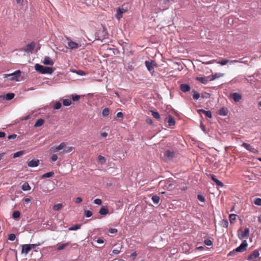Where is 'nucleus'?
<instances>
[{"label":"nucleus","instance_id":"nucleus-1","mask_svg":"<svg viewBox=\"0 0 261 261\" xmlns=\"http://www.w3.org/2000/svg\"><path fill=\"white\" fill-rule=\"evenodd\" d=\"M177 153L173 149H168L164 151V162H170L176 158Z\"/></svg>","mask_w":261,"mask_h":261},{"label":"nucleus","instance_id":"nucleus-2","mask_svg":"<svg viewBox=\"0 0 261 261\" xmlns=\"http://www.w3.org/2000/svg\"><path fill=\"white\" fill-rule=\"evenodd\" d=\"M34 67L36 71L41 74H51L54 71L51 67L43 66L39 64H36Z\"/></svg>","mask_w":261,"mask_h":261},{"label":"nucleus","instance_id":"nucleus-3","mask_svg":"<svg viewBox=\"0 0 261 261\" xmlns=\"http://www.w3.org/2000/svg\"><path fill=\"white\" fill-rule=\"evenodd\" d=\"M21 72L18 70L11 74H4V78L9 77L11 81H19Z\"/></svg>","mask_w":261,"mask_h":261},{"label":"nucleus","instance_id":"nucleus-4","mask_svg":"<svg viewBox=\"0 0 261 261\" xmlns=\"http://www.w3.org/2000/svg\"><path fill=\"white\" fill-rule=\"evenodd\" d=\"M238 237L240 240L247 239L249 236V229L246 228L244 230L239 229L238 231Z\"/></svg>","mask_w":261,"mask_h":261},{"label":"nucleus","instance_id":"nucleus-5","mask_svg":"<svg viewBox=\"0 0 261 261\" xmlns=\"http://www.w3.org/2000/svg\"><path fill=\"white\" fill-rule=\"evenodd\" d=\"M165 121L168 123L167 126L171 128H173L176 123L175 118L171 115H169L166 117Z\"/></svg>","mask_w":261,"mask_h":261},{"label":"nucleus","instance_id":"nucleus-6","mask_svg":"<svg viewBox=\"0 0 261 261\" xmlns=\"http://www.w3.org/2000/svg\"><path fill=\"white\" fill-rule=\"evenodd\" d=\"M248 243L246 240H244L241 245L234 249L236 252H243L247 250Z\"/></svg>","mask_w":261,"mask_h":261},{"label":"nucleus","instance_id":"nucleus-7","mask_svg":"<svg viewBox=\"0 0 261 261\" xmlns=\"http://www.w3.org/2000/svg\"><path fill=\"white\" fill-rule=\"evenodd\" d=\"M248 243L246 240H244L241 245L234 249L236 252H243L247 250Z\"/></svg>","mask_w":261,"mask_h":261},{"label":"nucleus","instance_id":"nucleus-8","mask_svg":"<svg viewBox=\"0 0 261 261\" xmlns=\"http://www.w3.org/2000/svg\"><path fill=\"white\" fill-rule=\"evenodd\" d=\"M67 40H68V46L70 49H75L81 46V44L72 41L68 38H67Z\"/></svg>","mask_w":261,"mask_h":261},{"label":"nucleus","instance_id":"nucleus-9","mask_svg":"<svg viewBox=\"0 0 261 261\" xmlns=\"http://www.w3.org/2000/svg\"><path fill=\"white\" fill-rule=\"evenodd\" d=\"M230 97L232 98L236 102H238L242 99V95L238 93H232L230 94Z\"/></svg>","mask_w":261,"mask_h":261},{"label":"nucleus","instance_id":"nucleus-10","mask_svg":"<svg viewBox=\"0 0 261 261\" xmlns=\"http://www.w3.org/2000/svg\"><path fill=\"white\" fill-rule=\"evenodd\" d=\"M259 253L258 250H255L248 256L247 259L248 260H253L254 259L258 257Z\"/></svg>","mask_w":261,"mask_h":261},{"label":"nucleus","instance_id":"nucleus-11","mask_svg":"<svg viewBox=\"0 0 261 261\" xmlns=\"http://www.w3.org/2000/svg\"><path fill=\"white\" fill-rule=\"evenodd\" d=\"M242 146L244 147L245 149L252 153H255L257 152V150L254 148H253L252 146H251L249 144H248L247 143H243Z\"/></svg>","mask_w":261,"mask_h":261},{"label":"nucleus","instance_id":"nucleus-12","mask_svg":"<svg viewBox=\"0 0 261 261\" xmlns=\"http://www.w3.org/2000/svg\"><path fill=\"white\" fill-rule=\"evenodd\" d=\"M39 164V160L37 159H34L33 160L28 162V166L29 167H37Z\"/></svg>","mask_w":261,"mask_h":261},{"label":"nucleus","instance_id":"nucleus-13","mask_svg":"<svg viewBox=\"0 0 261 261\" xmlns=\"http://www.w3.org/2000/svg\"><path fill=\"white\" fill-rule=\"evenodd\" d=\"M197 112H198V114L200 115L201 113L204 114L205 115V116L208 118L211 119L212 117V113L210 111H205L203 109H199L197 110Z\"/></svg>","mask_w":261,"mask_h":261},{"label":"nucleus","instance_id":"nucleus-14","mask_svg":"<svg viewBox=\"0 0 261 261\" xmlns=\"http://www.w3.org/2000/svg\"><path fill=\"white\" fill-rule=\"evenodd\" d=\"M196 80L197 81L200 82V83L205 84H206L208 81H210V77L207 76V77H196Z\"/></svg>","mask_w":261,"mask_h":261},{"label":"nucleus","instance_id":"nucleus-15","mask_svg":"<svg viewBox=\"0 0 261 261\" xmlns=\"http://www.w3.org/2000/svg\"><path fill=\"white\" fill-rule=\"evenodd\" d=\"M180 90L183 92H189L191 87L188 84H182L179 86Z\"/></svg>","mask_w":261,"mask_h":261},{"label":"nucleus","instance_id":"nucleus-16","mask_svg":"<svg viewBox=\"0 0 261 261\" xmlns=\"http://www.w3.org/2000/svg\"><path fill=\"white\" fill-rule=\"evenodd\" d=\"M35 47V44L34 42L30 43V44H27L25 47L24 50L25 51H32L34 50Z\"/></svg>","mask_w":261,"mask_h":261},{"label":"nucleus","instance_id":"nucleus-17","mask_svg":"<svg viewBox=\"0 0 261 261\" xmlns=\"http://www.w3.org/2000/svg\"><path fill=\"white\" fill-rule=\"evenodd\" d=\"M228 109L225 107L221 108L218 112V114L221 116H226L228 114Z\"/></svg>","mask_w":261,"mask_h":261},{"label":"nucleus","instance_id":"nucleus-18","mask_svg":"<svg viewBox=\"0 0 261 261\" xmlns=\"http://www.w3.org/2000/svg\"><path fill=\"white\" fill-rule=\"evenodd\" d=\"M43 64L47 65H53L54 62L49 57H45L43 61Z\"/></svg>","mask_w":261,"mask_h":261},{"label":"nucleus","instance_id":"nucleus-19","mask_svg":"<svg viewBox=\"0 0 261 261\" xmlns=\"http://www.w3.org/2000/svg\"><path fill=\"white\" fill-rule=\"evenodd\" d=\"M31 250V248L29 244H25L22 245V250L21 253H24L25 254H27Z\"/></svg>","mask_w":261,"mask_h":261},{"label":"nucleus","instance_id":"nucleus-20","mask_svg":"<svg viewBox=\"0 0 261 261\" xmlns=\"http://www.w3.org/2000/svg\"><path fill=\"white\" fill-rule=\"evenodd\" d=\"M99 213L101 215H106L107 214H108L109 213V210L107 207V206H102L99 211Z\"/></svg>","mask_w":261,"mask_h":261},{"label":"nucleus","instance_id":"nucleus-21","mask_svg":"<svg viewBox=\"0 0 261 261\" xmlns=\"http://www.w3.org/2000/svg\"><path fill=\"white\" fill-rule=\"evenodd\" d=\"M154 64V63L153 61H151V62L145 61V65H146L147 68L148 69V70L150 72L152 71V70L153 68V66Z\"/></svg>","mask_w":261,"mask_h":261},{"label":"nucleus","instance_id":"nucleus-22","mask_svg":"<svg viewBox=\"0 0 261 261\" xmlns=\"http://www.w3.org/2000/svg\"><path fill=\"white\" fill-rule=\"evenodd\" d=\"M170 179L164 180V188L166 187L169 190H171L173 188V184L170 182Z\"/></svg>","mask_w":261,"mask_h":261},{"label":"nucleus","instance_id":"nucleus-23","mask_svg":"<svg viewBox=\"0 0 261 261\" xmlns=\"http://www.w3.org/2000/svg\"><path fill=\"white\" fill-rule=\"evenodd\" d=\"M177 0H164V10L173 3H175Z\"/></svg>","mask_w":261,"mask_h":261},{"label":"nucleus","instance_id":"nucleus-24","mask_svg":"<svg viewBox=\"0 0 261 261\" xmlns=\"http://www.w3.org/2000/svg\"><path fill=\"white\" fill-rule=\"evenodd\" d=\"M31 189V187L30 186L28 182H24L22 185L21 186V189L23 191H26L30 190Z\"/></svg>","mask_w":261,"mask_h":261},{"label":"nucleus","instance_id":"nucleus-25","mask_svg":"<svg viewBox=\"0 0 261 261\" xmlns=\"http://www.w3.org/2000/svg\"><path fill=\"white\" fill-rule=\"evenodd\" d=\"M14 93H9L4 96V99L7 100H10L14 98Z\"/></svg>","mask_w":261,"mask_h":261},{"label":"nucleus","instance_id":"nucleus-26","mask_svg":"<svg viewBox=\"0 0 261 261\" xmlns=\"http://www.w3.org/2000/svg\"><path fill=\"white\" fill-rule=\"evenodd\" d=\"M44 123V120L43 119H39L36 122L34 126L35 127H38L42 126Z\"/></svg>","mask_w":261,"mask_h":261},{"label":"nucleus","instance_id":"nucleus-27","mask_svg":"<svg viewBox=\"0 0 261 261\" xmlns=\"http://www.w3.org/2000/svg\"><path fill=\"white\" fill-rule=\"evenodd\" d=\"M123 14V13L121 11V10L119 8H117V13L115 16L118 20H120L122 17Z\"/></svg>","mask_w":261,"mask_h":261},{"label":"nucleus","instance_id":"nucleus-28","mask_svg":"<svg viewBox=\"0 0 261 261\" xmlns=\"http://www.w3.org/2000/svg\"><path fill=\"white\" fill-rule=\"evenodd\" d=\"M55 173L54 171L49 172L43 174L41 176L42 178H48L53 176Z\"/></svg>","mask_w":261,"mask_h":261},{"label":"nucleus","instance_id":"nucleus-29","mask_svg":"<svg viewBox=\"0 0 261 261\" xmlns=\"http://www.w3.org/2000/svg\"><path fill=\"white\" fill-rule=\"evenodd\" d=\"M223 75V73H216L215 74L212 75V77H210V81H213V80H215L216 79L219 78Z\"/></svg>","mask_w":261,"mask_h":261},{"label":"nucleus","instance_id":"nucleus-30","mask_svg":"<svg viewBox=\"0 0 261 261\" xmlns=\"http://www.w3.org/2000/svg\"><path fill=\"white\" fill-rule=\"evenodd\" d=\"M63 207V205L62 203H58L57 204H55L53 206V210L55 211H58L60 210Z\"/></svg>","mask_w":261,"mask_h":261},{"label":"nucleus","instance_id":"nucleus-31","mask_svg":"<svg viewBox=\"0 0 261 261\" xmlns=\"http://www.w3.org/2000/svg\"><path fill=\"white\" fill-rule=\"evenodd\" d=\"M220 225L224 228H227L228 226V222L227 220L223 219L220 222Z\"/></svg>","mask_w":261,"mask_h":261},{"label":"nucleus","instance_id":"nucleus-32","mask_svg":"<svg viewBox=\"0 0 261 261\" xmlns=\"http://www.w3.org/2000/svg\"><path fill=\"white\" fill-rule=\"evenodd\" d=\"M63 104L64 106H69L71 104V100L70 99H63Z\"/></svg>","mask_w":261,"mask_h":261},{"label":"nucleus","instance_id":"nucleus-33","mask_svg":"<svg viewBox=\"0 0 261 261\" xmlns=\"http://www.w3.org/2000/svg\"><path fill=\"white\" fill-rule=\"evenodd\" d=\"M237 215L236 214H230L229 215V220L230 223H232L236 220Z\"/></svg>","mask_w":261,"mask_h":261},{"label":"nucleus","instance_id":"nucleus-34","mask_svg":"<svg viewBox=\"0 0 261 261\" xmlns=\"http://www.w3.org/2000/svg\"><path fill=\"white\" fill-rule=\"evenodd\" d=\"M110 114V110L108 108H105L102 112V115L103 117L108 116Z\"/></svg>","mask_w":261,"mask_h":261},{"label":"nucleus","instance_id":"nucleus-35","mask_svg":"<svg viewBox=\"0 0 261 261\" xmlns=\"http://www.w3.org/2000/svg\"><path fill=\"white\" fill-rule=\"evenodd\" d=\"M23 154H24L23 151H19L18 152L14 153L13 154V158H18V157H19V156L22 155Z\"/></svg>","mask_w":261,"mask_h":261},{"label":"nucleus","instance_id":"nucleus-36","mask_svg":"<svg viewBox=\"0 0 261 261\" xmlns=\"http://www.w3.org/2000/svg\"><path fill=\"white\" fill-rule=\"evenodd\" d=\"M152 200L154 203L158 204L160 201V198L158 195H154L152 197Z\"/></svg>","mask_w":261,"mask_h":261},{"label":"nucleus","instance_id":"nucleus-37","mask_svg":"<svg viewBox=\"0 0 261 261\" xmlns=\"http://www.w3.org/2000/svg\"><path fill=\"white\" fill-rule=\"evenodd\" d=\"M193 97L194 99L197 100L200 97V94L199 93L196 92L195 90H192Z\"/></svg>","mask_w":261,"mask_h":261},{"label":"nucleus","instance_id":"nucleus-38","mask_svg":"<svg viewBox=\"0 0 261 261\" xmlns=\"http://www.w3.org/2000/svg\"><path fill=\"white\" fill-rule=\"evenodd\" d=\"M69 243L62 244L60 245L57 248V250L60 251L61 250L64 249L66 246H67L69 245Z\"/></svg>","mask_w":261,"mask_h":261},{"label":"nucleus","instance_id":"nucleus-39","mask_svg":"<svg viewBox=\"0 0 261 261\" xmlns=\"http://www.w3.org/2000/svg\"><path fill=\"white\" fill-rule=\"evenodd\" d=\"M98 160L101 164H103L106 163L105 158L101 155L98 156Z\"/></svg>","mask_w":261,"mask_h":261},{"label":"nucleus","instance_id":"nucleus-40","mask_svg":"<svg viewBox=\"0 0 261 261\" xmlns=\"http://www.w3.org/2000/svg\"><path fill=\"white\" fill-rule=\"evenodd\" d=\"M12 216L13 218L15 219L18 218L20 216V213L18 211H14L13 213Z\"/></svg>","mask_w":261,"mask_h":261},{"label":"nucleus","instance_id":"nucleus-41","mask_svg":"<svg viewBox=\"0 0 261 261\" xmlns=\"http://www.w3.org/2000/svg\"><path fill=\"white\" fill-rule=\"evenodd\" d=\"M81 227V225L76 224L69 228V230H76Z\"/></svg>","mask_w":261,"mask_h":261},{"label":"nucleus","instance_id":"nucleus-42","mask_svg":"<svg viewBox=\"0 0 261 261\" xmlns=\"http://www.w3.org/2000/svg\"><path fill=\"white\" fill-rule=\"evenodd\" d=\"M71 97L74 101H77L80 98V96L76 94H72Z\"/></svg>","mask_w":261,"mask_h":261},{"label":"nucleus","instance_id":"nucleus-43","mask_svg":"<svg viewBox=\"0 0 261 261\" xmlns=\"http://www.w3.org/2000/svg\"><path fill=\"white\" fill-rule=\"evenodd\" d=\"M254 203L257 205H261V198H256L254 200Z\"/></svg>","mask_w":261,"mask_h":261},{"label":"nucleus","instance_id":"nucleus-44","mask_svg":"<svg viewBox=\"0 0 261 261\" xmlns=\"http://www.w3.org/2000/svg\"><path fill=\"white\" fill-rule=\"evenodd\" d=\"M228 62H229V60L225 59V60H222L221 61H220L219 62H218V63L220 64V65H222V66H224V65H225Z\"/></svg>","mask_w":261,"mask_h":261},{"label":"nucleus","instance_id":"nucleus-45","mask_svg":"<svg viewBox=\"0 0 261 261\" xmlns=\"http://www.w3.org/2000/svg\"><path fill=\"white\" fill-rule=\"evenodd\" d=\"M62 107L61 103L59 101L56 102L54 105V109L56 110H58L60 109Z\"/></svg>","mask_w":261,"mask_h":261},{"label":"nucleus","instance_id":"nucleus-46","mask_svg":"<svg viewBox=\"0 0 261 261\" xmlns=\"http://www.w3.org/2000/svg\"><path fill=\"white\" fill-rule=\"evenodd\" d=\"M85 216L86 217L89 218L92 216V213L90 211L86 210L85 211Z\"/></svg>","mask_w":261,"mask_h":261},{"label":"nucleus","instance_id":"nucleus-47","mask_svg":"<svg viewBox=\"0 0 261 261\" xmlns=\"http://www.w3.org/2000/svg\"><path fill=\"white\" fill-rule=\"evenodd\" d=\"M204 243L207 246H211L213 244L212 241L209 239H205L204 241Z\"/></svg>","mask_w":261,"mask_h":261},{"label":"nucleus","instance_id":"nucleus-48","mask_svg":"<svg viewBox=\"0 0 261 261\" xmlns=\"http://www.w3.org/2000/svg\"><path fill=\"white\" fill-rule=\"evenodd\" d=\"M59 150L63 149L66 147V143L65 142L61 143L59 145L57 146Z\"/></svg>","mask_w":261,"mask_h":261},{"label":"nucleus","instance_id":"nucleus-49","mask_svg":"<svg viewBox=\"0 0 261 261\" xmlns=\"http://www.w3.org/2000/svg\"><path fill=\"white\" fill-rule=\"evenodd\" d=\"M152 115L153 116V117L155 119H159L160 118V114L159 113L154 111H151Z\"/></svg>","mask_w":261,"mask_h":261},{"label":"nucleus","instance_id":"nucleus-50","mask_svg":"<svg viewBox=\"0 0 261 261\" xmlns=\"http://www.w3.org/2000/svg\"><path fill=\"white\" fill-rule=\"evenodd\" d=\"M50 160L52 162H54L58 160V156L56 154H53L50 157Z\"/></svg>","mask_w":261,"mask_h":261},{"label":"nucleus","instance_id":"nucleus-51","mask_svg":"<svg viewBox=\"0 0 261 261\" xmlns=\"http://www.w3.org/2000/svg\"><path fill=\"white\" fill-rule=\"evenodd\" d=\"M74 149L73 147H68L63 151V152L64 153H69L72 151V150Z\"/></svg>","mask_w":261,"mask_h":261},{"label":"nucleus","instance_id":"nucleus-52","mask_svg":"<svg viewBox=\"0 0 261 261\" xmlns=\"http://www.w3.org/2000/svg\"><path fill=\"white\" fill-rule=\"evenodd\" d=\"M15 238H16V236L14 233H11L9 235L8 239L10 241H13L15 240Z\"/></svg>","mask_w":261,"mask_h":261},{"label":"nucleus","instance_id":"nucleus-53","mask_svg":"<svg viewBox=\"0 0 261 261\" xmlns=\"http://www.w3.org/2000/svg\"><path fill=\"white\" fill-rule=\"evenodd\" d=\"M197 198L201 202L205 201V198L202 195L198 194L197 196Z\"/></svg>","mask_w":261,"mask_h":261},{"label":"nucleus","instance_id":"nucleus-54","mask_svg":"<svg viewBox=\"0 0 261 261\" xmlns=\"http://www.w3.org/2000/svg\"><path fill=\"white\" fill-rule=\"evenodd\" d=\"M94 203L97 205H100L102 203V201L100 199H96L94 200Z\"/></svg>","mask_w":261,"mask_h":261},{"label":"nucleus","instance_id":"nucleus-55","mask_svg":"<svg viewBox=\"0 0 261 261\" xmlns=\"http://www.w3.org/2000/svg\"><path fill=\"white\" fill-rule=\"evenodd\" d=\"M215 182L216 183V184L218 186H220V187H222L224 185L223 184L221 181H220L219 180L217 179L215 181Z\"/></svg>","mask_w":261,"mask_h":261},{"label":"nucleus","instance_id":"nucleus-56","mask_svg":"<svg viewBox=\"0 0 261 261\" xmlns=\"http://www.w3.org/2000/svg\"><path fill=\"white\" fill-rule=\"evenodd\" d=\"M50 150L51 152H56L59 151L57 146L51 147Z\"/></svg>","mask_w":261,"mask_h":261},{"label":"nucleus","instance_id":"nucleus-57","mask_svg":"<svg viewBox=\"0 0 261 261\" xmlns=\"http://www.w3.org/2000/svg\"><path fill=\"white\" fill-rule=\"evenodd\" d=\"M109 232L111 233H116L117 232V229L116 228H110Z\"/></svg>","mask_w":261,"mask_h":261},{"label":"nucleus","instance_id":"nucleus-58","mask_svg":"<svg viewBox=\"0 0 261 261\" xmlns=\"http://www.w3.org/2000/svg\"><path fill=\"white\" fill-rule=\"evenodd\" d=\"M210 96H211L210 94L205 92L204 94H202V96H201L203 98H209L210 97Z\"/></svg>","mask_w":261,"mask_h":261},{"label":"nucleus","instance_id":"nucleus-59","mask_svg":"<svg viewBox=\"0 0 261 261\" xmlns=\"http://www.w3.org/2000/svg\"><path fill=\"white\" fill-rule=\"evenodd\" d=\"M82 201V198L80 197H77L75 200V202L76 203H80Z\"/></svg>","mask_w":261,"mask_h":261},{"label":"nucleus","instance_id":"nucleus-60","mask_svg":"<svg viewBox=\"0 0 261 261\" xmlns=\"http://www.w3.org/2000/svg\"><path fill=\"white\" fill-rule=\"evenodd\" d=\"M200 127L201 129L204 132L206 133V129L205 126L203 125L202 123H200Z\"/></svg>","mask_w":261,"mask_h":261},{"label":"nucleus","instance_id":"nucleus-61","mask_svg":"<svg viewBox=\"0 0 261 261\" xmlns=\"http://www.w3.org/2000/svg\"><path fill=\"white\" fill-rule=\"evenodd\" d=\"M236 251H234V249H233L232 251H230L227 255L228 256H233L236 253Z\"/></svg>","mask_w":261,"mask_h":261},{"label":"nucleus","instance_id":"nucleus-62","mask_svg":"<svg viewBox=\"0 0 261 261\" xmlns=\"http://www.w3.org/2000/svg\"><path fill=\"white\" fill-rule=\"evenodd\" d=\"M210 176L211 177V179L215 182L217 178H216V176L214 174H210Z\"/></svg>","mask_w":261,"mask_h":261},{"label":"nucleus","instance_id":"nucleus-63","mask_svg":"<svg viewBox=\"0 0 261 261\" xmlns=\"http://www.w3.org/2000/svg\"><path fill=\"white\" fill-rule=\"evenodd\" d=\"M24 202L27 204L30 203L31 202V199L29 198H25L23 199Z\"/></svg>","mask_w":261,"mask_h":261},{"label":"nucleus","instance_id":"nucleus-64","mask_svg":"<svg viewBox=\"0 0 261 261\" xmlns=\"http://www.w3.org/2000/svg\"><path fill=\"white\" fill-rule=\"evenodd\" d=\"M123 114L122 112H118L117 114V117L118 118H123Z\"/></svg>","mask_w":261,"mask_h":261}]
</instances>
